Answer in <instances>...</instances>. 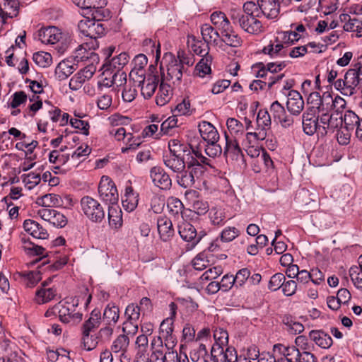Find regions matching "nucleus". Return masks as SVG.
<instances>
[{
  "label": "nucleus",
  "mask_w": 362,
  "mask_h": 362,
  "mask_svg": "<svg viewBox=\"0 0 362 362\" xmlns=\"http://www.w3.org/2000/svg\"><path fill=\"white\" fill-rule=\"evenodd\" d=\"M230 16L234 24H238L249 34L259 35L264 32L262 23L259 20L262 16L254 1H246L243 6V12L232 10Z\"/></svg>",
  "instance_id": "1"
},
{
  "label": "nucleus",
  "mask_w": 362,
  "mask_h": 362,
  "mask_svg": "<svg viewBox=\"0 0 362 362\" xmlns=\"http://www.w3.org/2000/svg\"><path fill=\"white\" fill-rule=\"evenodd\" d=\"M362 81V65L356 64L355 68L350 69L345 74L344 78H339L333 83L334 88L342 95H353Z\"/></svg>",
  "instance_id": "2"
},
{
  "label": "nucleus",
  "mask_w": 362,
  "mask_h": 362,
  "mask_svg": "<svg viewBox=\"0 0 362 362\" xmlns=\"http://www.w3.org/2000/svg\"><path fill=\"white\" fill-rule=\"evenodd\" d=\"M76 304L69 302H59L56 304L51 310H48L46 313L47 315H49V313H57L59 320L65 324L75 325L80 322L82 320V313L76 312Z\"/></svg>",
  "instance_id": "3"
},
{
  "label": "nucleus",
  "mask_w": 362,
  "mask_h": 362,
  "mask_svg": "<svg viewBox=\"0 0 362 362\" xmlns=\"http://www.w3.org/2000/svg\"><path fill=\"white\" fill-rule=\"evenodd\" d=\"M81 211L91 222L101 223L105 217V211L101 204L90 196L83 197L80 201Z\"/></svg>",
  "instance_id": "4"
},
{
  "label": "nucleus",
  "mask_w": 362,
  "mask_h": 362,
  "mask_svg": "<svg viewBox=\"0 0 362 362\" xmlns=\"http://www.w3.org/2000/svg\"><path fill=\"white\" fill-rule=\"evenodd\" d=\"M98 191L100 199L108 206L117 204L118 192L115 182L108 176L101 177Z\"/></svg>",
  "instance_id": "5"
},
{
  "label": "nucleus",
  "mask_w": 362,
  "mask_h": 362,
  "mask_svg": "<svg viewBox=\"0 0 362 362\" xmlns=\"http://www.w3.org/2000/svg\"><path fill=\"white\" fill-rule=\"evenodd\" d=\"M237 361V352L233 347H224L218 341H216L211 352L206 356L204 362H235Z\"/></svg>",
  "instance_id": "6"
},
{
  "label": "nucleus",
  "mask_w": 362,
  "mask_h": 362,
  "mask_svg": "<svg viewBox=\"0 0 362 362\" xmlns=\"http://www.w3.org/2000/svg\"><path fill=\"white\" fill-rule=\"evenodd\" d=\"M224 136L225 146L223 148V155L226 161L238 165L243 164L244 155L238 139L233 136H229V134L226 132H225Z\"/></svg>",
  "instance_id": "7"
},
{
  "label": "nucleus",
  "mask_w": 362,
  "mask_h": 362,
  "mask_svg": "<svg viewBox=\"0 0 362 362\" xmlns=\"http://www.w3.org/2000/svg\"><path fill=\"white\" fill-rule=\"evenodd\" d=\"M193 156L186 160V168L197 178L199 179L210 165V160L204 156L198 150L192 149Z\"/></svg>",
  "instance_id": "8"
},
{
  "label": "nucleus",
  "mask_w": 362,
  "mask_h": 362,
  "mask_svg": "<svg viewBox=\"0 0 362 362\" xmlns=\"http://www.w3.org/2000/svg\"><path fill=\"white\" fill-rule=\"evenodd\" d=\"M99 43L98 40H91L89 42L83 43L79 45L75 50L74 59L78 62H83L90 60V64H93L94 62L99 61L98 55L94 52V50L98 49Z\"/></svg>",
  "instance_id": "9"
},
{
  "label": "nucleus",
  "mask_w": 362,
  "mask_h": 362,
  "mask_svg": "<svg viewBox=\"0 0 362 362\" xmlns=\"http://www.w3.org/2000/svg\"><path fill=\"white\" fill-rule=\"evenodd\" d=\"M288 61L270 62L265 65L264 63H257L252 66V71L257 78L267 80L269 74H274L283 70L288 64Z\"/></svg>",
  "instance_id": "10"
},
{
  "label": "nucleus",
  "mask_w": 362,
  "mask_h": 362,
  "mask_svg": "<svg viewBox=\"0 0 362 362\" xmlns=\"http://www.w3.org/2000/svg\"><path fill=\"white\" fill-rule=\"evenodd\" d=\"M73 3L80 8L82 15H90L93 18H100L103 8L107 4L106 0H72Z\"/></svg>",
  "instance_id": "11"
},
{
  "label": "nucleus",
  "mask_w": 362,
  "mask_h": 362,
  "mask_svg": "<svg viewBox=\"0 0 362 362\" xmlns=\"http://www.w3.org/2000/svg\"><path fill=\"white\" fill-rule=\"evenodd\" d=\"M187 71V69L180 63L171 60L167 65L166 75L164 73L162 74V80L170 81L173 84L178 86L181 83L182 76Z\"/></svg>",
  "instance_id": "12"
},
{
  "label": "nucleus",
  "mask_w": 362,
  "mask_h": 362,
  "mask_svg": "<svg viewBox=\"0 0 362 362\" xmlns=\"http://www.w3.org/2000/svg\"><path fill=\"white\" fill-rule=\"evenodd\" d=\"M95 71L96 67L94 64L87 65L71 77L69 81V88L73 90L80 89L86 81L93 77Z\"/></svg>",
  "instance_id": "13"
},
{
  "label": "nucleus",
  "mask_w": 362,
  "mask_h": 362,
  "mask_svg": "<svg viewBox=\"0 0 362 362\" xmlns=\"http://www.w3.org/2000/svg\"><path fill=\"white\" fill-rule=\"evenodd\" d=\"M37 214L45 221L49 222L57 228H63L67 223L66 216L59 211L50 208H44L38 210Z\"/></svg>",
  "instance_id": "14"
},
{
  "label": "nucleus",
  "mask_w": 362,
  "mask_h": 362,
  "mask_svg": "<svg viewBox=\"0 0 362 362\" xmlns=\"http://www.w3.org/2000/svg\"><path fill=\"white\" fill-rule=\"evenodd\" d=\"M260 16L268 19H276L280 13V3L277 0H257L256 4Z\"/></svg>",
  "instance_id": "15"
},
{
  "label": "nucleus",
  "mask_w": 362,
  "mask_h": 362,
  "mask_svg": "<svg viewBox=\"0 0 362 362\" xmlns=\"http://www.w3.org/2000/svg\"><path fill=\"white\" fill-rule=\"evenodd\" d=\"M342 119L344 127L352 132L355 130L356 137L362 141V118H360L354 111L346 110Z\"/></svg>",
  "instance_id": "16"
},
{
  "label": "nucleus",
  "mask_w": 362,
  "mask_h": 362,
  "mask_svg": "<svg viewBox=\"0 0 362 362\" xmlns=\"http://www.w3.org/2000/svg\"><path fill=\"white\" fill-rule=\"evenodd\" d=\"M302 125L305 134L309 136L317 132L319 134V122L316 111L314 109H307L302 115Z\"/></svg>",
  "instance_id": "17"
},
{
  "label": "nucleus",
  "mask_w": 362,
  "mask_h": 362,
  "mask_svg": "<svg viewBox=\"0 0 362 362\" xmlns=\"http://www.w3.org/2000/svg\"><path fill=\"white\" fill-rule=\"evenodd\" d=\"M150 177L153 184L161 189H169L172 185L170 175L161 167H153L150 170Z\"/></svg>",
  "instance_id": "18"
},
{
  "label": "nucleus",
  "mask_w": 362,
  "mask_h": 362,
  "mask_svg": "<svg viewBox=\"0 0 362 362\" xmlns=\"http://www.w3.org/2000/svg\"><path fill=\"white\" fill-rule=\"evenodd\" d=\"M287 97L286 107L290 114L293 116L300 115L304 108V101L300 93L291 90Z\"/></svg>",
  "instance_id": "19"
},
{
  "label": "nucleus",
  "mask_w": 362,
  "mask_h": 362,
  "mask_svg": "<svg viewBox=\"0 0 362 362\" xmlns=\"http://www.w3.org/2000/svg\"><path fill=\"white\" fill-rule=\"evenodd\" d=\"M38 37L44 44H55L62 39L63 33L58 28L49 26L40 29Z\"/></svg>",
  "instance_id": "20"
},
{
  "label": "nucleus",
  "mask_w": 362,
  "mask_h": 362,
  "mask_svg": "<svg viewBox=\"0 0 362 362\" xmlns=\"http://www.w3.org/2000/svg\"><path fill=\"white\" fill-rule=\"evenodd\" d=\"M159 83L160 76L158 74L147 75L146 79L139 86L144 99H149L153 95Z\"/></svg>",
  "instance_id": "21"
},
{
  "label": "nucleus",
  "mask_w": 362,
  "mask_h": 362,
  "mask_svg": "<svg viewBox=\"0 0 362 362\" xmlns=\"http://www.w3.org/2000/svg\"><path fill=\"white\" fill-rule=\"evenodd\" d=\"M178 233L182 239L187 243V247L192 249L195 247L194 238L197 230L193 225L187 221H183L178 226Z\"/></svg>",
  "instance_id": "22"
},
{
  "label": "nucleus",
  "mask_w": 362,
  "mask_h": 362,
  "mask_svg": "<svg viewBox=\"0 0 362 362\" xmlns=\"http://www.w3.org/2000/svg\"><path fill=\"white\" fill-rule=\"evenodd\" d=\"M19 2L17 0H0V17L3 23L8 18L17 16L18 13Z\"/></svg>",
  "instance_id": "23"
},
{
  "label": "nucleus",
  "mask_w": 362,
  "mask_h": 362,
  "mask_svg": "<svg viewBox=\"0 0 362 362\" xmlns=\"http://www.w3.org/2000/svg\"><path fill=\"white\" fill-rule=\"evenodd\" d=\"M163 160L165 165L176 174H180L186 168V161L184 157L164 153Z\"/></svg>",
  "instance_id": "24"
},
{
  "label": "nucleus",
  "mask_w": 362,
  "mask_h": 362,
  "mask_svg": "<svg viewBox=\"0 0 362 362\" xmlns=\"http://www.w3.org/2000/svg\"><path fill=\"white\" fill-rule=\"evenodd\" d=\"M157 228L160 238L166 242L170 240L175 233L171 220L166 216H161L158 218Z\"/></svg>",
  "instance_id": "25"
},
{
  "label": "nucleus",
  "mask_w": 362,
  "mask_h": 362,
  "mask_svg": "<svg viewBox=\"0 0 362 362\" xmlns=\"http://www.w3.org/2000/svg\"><path fill=\"white\" fill-rule=\"evenodd\" d=\"M262 52L273 59L283 58L288 56V49L284 47L278 39L270 41V43L263 48Z\"/></svg>",
  "instance_id": "26"
},
{
  "label": "nucleus",
  "mask_w": 362,
  "mask_h": 362,
  "mask_svg": "<svg viewBox=\"0 0 362 362\" xmlns=\"http://www.w3.org/2000/svg\"><path fill=\"white\" fill-rule=\"evenodd\" d=\"M23 228L35 238L44 240L47 239L49 236L47 230L34 220H25Z\"/></svg>",
  "instance_id": "27"
},
{
  "label": "nucleus",
  "mask_w": 362,
  "mask_h": 362,
  "mask_svg": "<svg viewBox=\"0 0 362 362\" xmlns=\"http://www.w3.org/2000/svg\"><path fill=\"white\" fill-rule=\"evenodd\" d=\"M199 132L202 138L206 142L218 141L219 134L216 127L207 121L199 124Z\"/></svg>",
  "instance_id": "28"
},
{
  "label": "nucleus",
  "mask_w": 362,
  "mask_h": 362,
  "mask_svg": "<svg viewBox=\"0 0 362 362\" xmlns=\"http://www.w3.org/2000/svg\"><path fill=\"white\" fill-rule=\"evenodd\" d=\"M311 341L322 349H329L333 344L332 337L323 330H311L309 332Z\"/></svg>",
  "instance_id": "29"
},
{
  "label": "nucleus",
  "mask_w": 362,
  "mask_h": 362,
  "mask_svg": "<svg viewBox=\"0 0 362 362\" xmlns=\"http://www.w3.org/2000/svg\"><path fill=\"white\" fill-rule=\"evenodd\" d=\"M199 193L196 190L189 189L185 192V196L187 199H193L192 207L198 215L205 214L209 211V204L206 202L198 199Z\"/></svg>",
  "instance_id": "30"
},
{
  "label": "nucleus",
  "mask_w": 362,
  "mask_h": 362,
  "mask_svg": "<svg viewBox=\"0 0 362 362\" xmlns=\"http://www.w3.org/2000/svg\"><path fill=\"white\" fill-rule=\"evenodd\" d=\"M47 283L43 282L40 288L36 291L35 300L38 304H45L53 300L57 296V291L47 288Z\"/></svg>",
  "instance_id": "31"
},
{
  "label": "nucleus",
  "mask_w": 362,
  "mask_h": 362,
  "mask_svg": "<svg viewBox=\"0 0 362 362\" xmlns=\"http://www.w3.org/2000/svg\"><path fill=\"white\" fill-rule=\"evenodd\" d=\"M201 33L207 45H218L221 42L220 33L209 24L206 23L201 27Z\"/></svg>",
  "instance_id": "32"
},
{
  "label": "nucleus",
  "mask_w": 362,
  "mask_h": 362,
  "mask_svg": "<svg viewBox=\"0 0 362 362\" xmlns=\"http://www.w3.org/2000/svg\"><path fill=\"white\" fill-rule=\"evenodd\" d=\"M222 38L221 42H225L227 45L233 47H238L242 45L241 37L235 32L232 25L221 32Z\"/></svg>",
  "instance_id": "33"
},
{
  "label": "nucleus",
  "mask_w": 362,
  "mask_h": 362,
  "mask_svg": "<svg viewBox=\"0 0 362 362\" xmlns=\"http://www.w3.org/2000/svg\"><path fill=\"white\" fill-rule=\"evenodd\" d=\"M138 202L139 194L134 192L132 187H127L122 199L123 208L129 212L133 211L136 208Z\"/></svg>",
  "instance_id": "34"
},
{
  "label": "nucleus",
  "mask_w": 362,
  "mask_h": 362,
  "mask_svg": "<svg viewBox=\"0 0 362 362\" xmlns=\"http://www.w3.org/2000/svg\"><path fill=\"white\" fill-rule=\"evenodd\" d=\"M173 96V89L170 86L164 82L160 81L158 92L156 97V103L159 106H163L167 104Z\"/></svg>",
  "instance_id": "35"
},
{
  "label": "nucleus",
  "mask_w": 362,
  "mask_h": 362,
  "mask_svg": "<svg viewBox=\"0 0 362 362\" xmlns=\"http://www.w3.org/2000/svg\"><path fill=\"white\" fill-rule=\"evenodd\" d=\"M152 353L148 357V362H165L164 348L160 337L154 338L151 341Z\"/></svg>",
  "instance_id": "36"
},
{
  "label": "nucleus",
  "mask_w": 362,
  "mask_h": 362,
  "mask_svg": "<svg viewBox=\"0 0 362 362\" xmlns=\"http://www.w3.org/2000/svg\"><path fill=\"white\" fill-rule=\"evenodd\" d=\"M119 318V309L113 303H110L105 307L103 314V320L106 325H115Z\"/></svg>",
  "instance_id": "37"
},
{
  "label": "nucleus",
  "mask_w": 362,
  "mask_h": 362,
  "mask_svg": "<svg viewBox=\"0 0 362 362\" xmlns=\"http://www.w3.org/2000/svg\"><path fill=\"white\" fill-rule=\"evenodd\" d=\"M104 17L105 15L103 12L100 13V18L91 17L90 28L89 30L90 40H97V38L102 37L105 34V30L104 25L101 22Z\"/></svg>",
  "instance_id": "38"
},
{
  "label": "nucleus",
  "mask_w": 362,
  "mask_h": 362,
  "mask_svg": "<svg viewBox=\"0 0 362 362\" xmlns=\"http://www.w3.org/2000/svg\"><path fill=\"white\" fill-rule=\"evenodd\" d=\"M169 151L165 153L184 157L190 154V148L185 144H181L177 139H172L168 142Z\"/></svg>",
  "instance_id": "39"
},
{
  "label": "nucleus",
  "mask_w": 362,
  "mask_h": 362,
  "mask_svg": "<svg viewBox=\"0 0 362 362\" xmlns=\"http://www.w3.org/2000/svg\"><path fill=\"white\" fill-rule=\"evenodd\" d=\"M108 220L111 228L118 229L122 226V212L118 206H108Z\"/></svg>",
  "instance_id": "40"
},
{
  "label": "nucleus",
  "mask_w": 362,
  "mask_h": 362,
  "mask_svg": "<svg viewBox=\"0 0 362 362\" xmlns=\"http://www.w3.org/2000/svg\"><path fill=\"white\" fill-rule=\"evenodd\" d=\"M130 57L127 52H121L118 55L113 57L110 61L107 62L109 67H112L114 71H123V68L129 62Z\"/></svg>",
  "instance_id": "41"
},
{
  "label": "nucleus",
  "mask_w": 362,
  "mask_h": 362,
  "mask_svg": "<svg viewBox=\"0 0 362 362\" xmlns=\"http://www.w3.org/2000/svg\"><path fill=\"white\" fill-rule=\"evenodd\" d=\"M291 356L295 362H317V357L311 353V351H300L296 346H291Z\"/></svg>",
  "instance_id": "42"
},
{
  "label": "nucleus",
  "mask_w": 362,
  "mask_h": 362,
  "mask_svg": "<svg viewBox=\"0 0 362 362\" xmlns=\"http://www.w3.org/2000/svg\"><path fill=\"white\" fill-rule=\"evenodd\" d=\"M101 313L99 310L94 309L90 315L89 318L83 325L82 330L86 332H90L98 328L100 324Z\"/></svg>",
  "instance_id": "43"
},
{
  "label": "nucleus",
  "mask_w": 362,
  "mask_h": 362,
  "mask_svg": "<svg viewBox=\"0 0 362 362\" xmlns=\"http://www.w3.org/2000/svg\"><path fill=\"white\" fill-rule=\"evenodd\" d=\"M210 18L213 25H215L220 32L231 25L229 19L227 18L225 13L222 11L213 12L211 14Z\"/></svg>",
  "instance_id": "44"
},
{
  "label": "nucleus",
  "mask_w": 362,
  "mask_h": 362,
  "mask_svg": "<svg viewBox=\"0 0 362 362\" xmlns=\"http://www.w3.org/2000/svg\"><path fill=\"white\" fill-rule=\"evenodd\" d=\"M315 109L316 110V114L331 112L334 109L333 98L331 94L328 92L324 93L322 95L321 100Z\"/></svg>",
  "instance_id": "45"
},
{
  "label": "nucleus",
  "mask_w": 362,
  "mask_h": 362,
  "mask_svg": "<svg viewBox=\"0 0 362 362\" xmlns=\"http://www.w3.org/2000/svg\"><path fill=\"white\" fill-rule=\"evenodd\" d=\"M291 346H286L281 344H274L273 346L274 353H278L279 356H276V362H295L293 356H291Z\"/></svg>",
  "instance_id": "46"
},
{
  "label": "nucleus",
  "mask_w": 362,
  "mask_h": 362,
  "mask_svg": "<svg viewBox=\"0 0 362 362\" xmlns=\"http://www.w3.org/2000/svg\"><path fill=\"white\" fill-rule=\"evenodd\" d=\"M227 128L230 132L229 136L238 138L243 135L245 132L244 125L235 118H228L226 122Z\"/></svg>",
  "instance_id": "47"
},
{
  "label": "nucleus",
  "mask_w": 362,
  "mask_h": 362,
  "mask_svg": "<svg viewBox=\"0 0 362 362\" xmlns=\"http://www.w3.org/2000/svg\"><path fill=\"white\" fill-rule=\"evenodd\" d=\"M282 322L286 327V330L292 334L301 333L304 330V326L299 322H297L292 316L285 315Z\"/></svg>",
  "instance_id": "48"
},
{
  "label": "nucleus",
  "mask_w": 362,
  "mask_h": 362,
  "mask_svg": "<svg viewBox=\"0 0 362 362\" xmlns=\"http://www.w3.org/2000/svg\"><path fill=\"white\" fill-rule=\"evenodd\" d=\"M211 56H205L197 64L194 74L199 77H204L211 73Z\"/></svg>",
  "instance_id": "49"
},
{
  "label": "nucleus",
  "mask_w": 362,
  "mask_h": 362,
  "mask_svg": "<svg viewBox=\"0 0 362 362\" xmlns=\"http://www.w3.org/2000/svg\"><path fill=\"white\" fill-rule=\"evenodd\" d=\"M257 130H264L265 133L270 129L272 121L268 111L266 110H259L257 116Z\"/></svg>",
  "instance_id": "50"
},
{
  "label": "nucleus",
  "mask_w": 362,
  "mask_h": 362,
  "mask_svg": "<svg viewBox=\"0 0 362 362\" xmlns=\"http://www.w3.org/2000/svg\"><path fill=\"white\" fill-rule=\"evenodd\" d=\"M177 184L183 188H189L195 183L196 177L187 169L176 175Z\"/></svg>",
  "instance_id": "51"
},
{
  "label": "nucleus",
  "mask_w": 362,
  "mask_h": 362,
  "mask_svg": "<svg viewBox=\"0 0 362 362\" xmlns=\"http://www.w3.org/2000/svg\"><path fill=\"white\" fill-rule=\"evenodd\" d=\"M129 339L125 334H120L118 336L112 343L111 350L114 353H124L127 351L129 346Z\"/></svg>",
  "instance_id": "52"
},
{
  "label": "nucleus",
  "mask_w": 362,
  "mask_h": 362,
  "mask_svg": "<svg viewBox=\"0 0 362 362\" xmlns=\"http://www.w3.org/2000/svg\"><path fill=\"white\" fill-rule=\"evenodd\" d=\"M167 206L170 214L175 216L182 214L184 209V205L181 200L173 197L168 199Z\"/></svg>",
  "instance_id": "53"
},
{
  "label": "nucleus",
  "mask_w": 362,
  "mask_h": 362,
  "mask_svg": "<svg viewBox=\"0 0 362 362\" xmlns=\"http://www.w3.org/2000/svg\"><path fill=\"white\" fill-rule=\"evenodd\" d=\"M41 274L40 272L32 271L29 272H24L23 274V281L27 287L35 286L40 280Z\"/></svg>",
  "instance_id": "54"
},
{
  "label": "nucleus",
  "mask_w": 362,
  "mask_h": 362,
  "mask_svg": "<svg viewBox=\"0 0 362 362\" xmlns=\"http://www.w3.org/2000/svg\"><path fill=\"white\" fill-rule=\"evenodd\" d=\"M174 116L190 115L192 113L190 102L187 98H184L173 110Z\"/></svg>",
  "instance_id": "55"
},
{
  "label": "nucleus",
  "mask_w": 362,
  "mask_h": 362,
  "mask_svg": "<svg viewBox=\"0 0 362 362\" xmlns=\"http://www.w3.org/2000/svg\"><path fill=\"white\" fill-rule=\"evenodd\" d=\"M341 20L346 21L348 18V22H346L344 25V29L346 31H358L362 29V22L358 21L356 18H351L350 16L347 14H343L340 16Z\"/></svg>",
  "instance_id": "56"
},
{
  "label": "nucleus",
  "mask_w": 362,
  "mask_h": 362,
  "mask_svg": "<svg viewBox=\"0 0 362 362\" xmlns=\"http://www.w3.org/2000/svg\"><path fill=\"white\" fill-rule=\"evenodd\" d=\"M83 333V348L87 351L93 350L98 344V335L90 334V332H82Z\"/></svg>",
  "instance_id": "57"
},
{
  "label": "nucleus",
  "mask_w": 362,
  "mask_h": 362,
  "mask_svg": "<svg viewBox=\"0 0 362 362\" xmlns=\"http://www.w3.org/2000/svg\"><path fill=\"white\" fill-rule=\"evenodd\" d=\"M141 315V308L134 303L128 305L125 309L124 316L127 320L139 321Z\"/></svg>",
  "instance_id": "58"
},
{
  "label": "nucleus",
  "mask_w": 362,
  "mask_h": 362,
  "mask_svg": "<svg viewBox=\"0 0 362 362\" xmlns=\"http://www.w3.org/2000/svg\"><path fill=\"white\" fill-rule=\"evenodd\" d=\"M33 59L34 62L41 66L46 67L52 63V56L48 52H38L33 54Z\"/></svg>",
  "instance_id": "59"
},
{
  "label": "nucleus",
  "mask_w": 362,
  "mask_h": 362,
  "mask_svg": "<svg viewBox=\"0 0 362 362\" xmlns=\"http://www.w3.org/2000/svg\"><path fill=\"white\" fill-rule=\"evenodd\" d=\"M72 73V66L64 62H60L55 69V75L60 81L66 79Z\"/></svg>",
  "instance_id": "60"
},
{
  "label": "nucleus",
  "mask_w": 362,
  "mask_h": 362,
  "mask_svg": "<svg viewBox=\"0 0 362 362\" xmlns=\"http://www.w3.org/2000/svg\"><path fill=\"white\" fill-rule=\"evenodd\" d=\"M205 153L209 157L216 158L223 153V149L218 144V141H209L205 146Z\"/></svg>",
  "instance_id": "61"
},
{
  "label": "nucleus",
  "mask_w": 362,
  "mask_h": 362,
  "mask_svg": "<svg viewBox=\"0 0 362 362\" xmlns=\"http://www.w3.org/2000/svg\"><path fill=\"white\" fill-rule=\"evenodd\" d=\"M223 274V268L221 266H216L207 269L200 277L202 282L211 281L217 279Z\"/></svg>",
  "instance_id": "62"
},
{
  "label": "nucleus",
  "mask_w": 362,
  "mask_h": 362,
  "mask_svg": "<svg viewBox=\"0 0 362 362\" xmlns=\"http://www.w3.org/2000/svg\"><path fill=\"white\" fill-rule=\"evenodd\" d=\"M349 276L354 285L362 290V271L358 266H353L349 269Z\"/></svg>",
  "instance_id": "63"
},
{
  "label": "nucleus",
  "mask_w": 362,
  "mask_h": 362,
  "mask_svg": "<svg viewBox=\"0 0 362 362\" xmlns=\"http://www.w3.org/2000/svg\"><path fill=\"white\" fill-rule=\"evenodd\" d=\"M194 269L202 271L209 265V260L204 252L199 253L192 261Z\"/></svg>",
  "instance_id": "64"
}]
</instances>
